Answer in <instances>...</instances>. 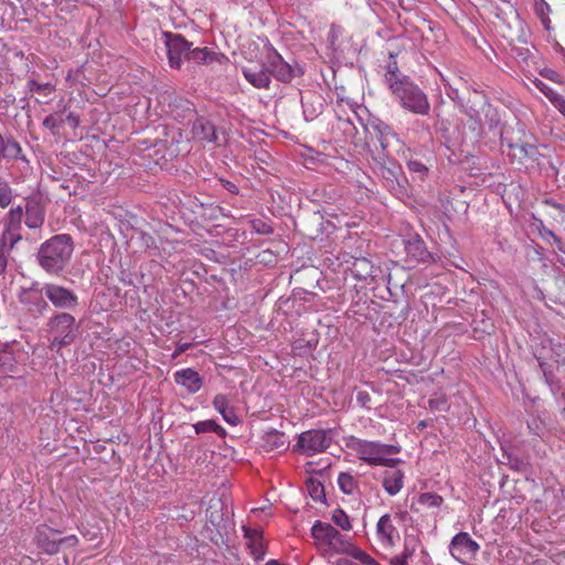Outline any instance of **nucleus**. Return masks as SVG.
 Returning a JSON list of instances; mask_svg holds the SVG:
<instances>
[{
    "mask_svg": "<svg viewBox=\"0 0 565 565\" xmlns=\"http://www.w3.org/2000/svg\"><path fill=\"white\" fill-rule=\"evenodd\" d=\"M74 248V241L70 234H56L44 241L34 256L44 273L60 276L68 267Z\"/></svg>",
    "mask_w": 565,
    "mask_h": 565,
    "instance_id": "1",
    "label": "nucleus"
},
{
    "mask_svg": "<svg viewBox=\"0 0 565 565\" xmlns=\"http://www.w3.org/2000/svg\"><path fill=\"white\" fill-rule=\"evenodd\" d=\"M374 173L382 179L383 185L395 196L408 195V182L401 164L388 153H374L369 149Z\"/></svg>",
    "mask_w": 565,
    "mask_h": 565,
    "instance_id": "2",
    "label": "nucleus"
},
{
    "mask_svg": "<svg viewBox=\"0 0 565 565\" xmlns=\"http://www.w3.org/2000/svg\"><path fill=\"white\" fill-rule=\"evenodd\" d=\"M347 446L356 451L359 459L370 466L395 468L402 462L399 458H388V456L396 455L401 451L399 446L363 440L356 437H351Z\"/></svg>",
    "mask_w": 565,
    "mask_h": 565,
    "instance_id": "3",
    "label": "nucleus"
},
{
    "mask_svg": "<svg viewBox=\"0 0 565 565\" xmlns=\"http://www.w3.org/2000/svg\"><path fill=\"white\" fill-rule=\"evenodd\" d=\"M47 332L52 335L49 348L60 351L63 347L72 344L77 335L79 326L73 315L67 311L55 312L46 323Z\"/></svg>",
    "mask_w": 565,
    "mask_h": 565,
    "instance_id": "4",
    "label": "nucleus"
},
{
    "mask_svg": "<svg viewBox=\"0 0 565 565\" xmlns=\"http://www.w3.org/2000/svg\"><path fill=\"white\" fill-rule=\"evenodd\" d=\"M391 92L401 106L408 111L422 116L429 113L430 104L427 95L407 76H404V82L395 83Z\"/></svg>",
    "mask_w": 565,
    "mask_h": 565,
    "instance_id": "5",
    "label": "nucleus"
},
{
    "mask_svg": "<svg viewBox=\"0 0 565 565\" xmlns=\"http://www.w3.org/2000/svg\"><path fill=\"white\" fill-rule=\"evenodd\" d=\"M18 299L26 312L34 319L42 318L50 311L43 285L39 281H33L30 287H22L18 294Z\"/></svg>",
    "mask_w": 565,
    "mask_h": 565,
    "instance_id": "6",
    "label": "nucleus"
},
{
    "mask_svg": "<svg viewBox=\"0 0 565 565\" xmlns=\"http://www.w3.org/2000/svg\"><path fill=\"white\" fill-rule=\"evenodd\" d=\"M266 65L269 75L285 84L291 83L294 78L305 74L303 67L296 60L285 61L275 50L267 55Z\"/></svg>",
    "mask_w": 565,
    "mask_h": 565,
    "instance_id": "7",
    "label": "nucleus"
},
{
    "mask_svg": "<svg viewBox=\"0 0 565 565\" xmlns=\"http://www.w3.org/2000/svg\"><path fill=\"white\" fill-rule=\"evenodd\" d=\"M169 65L172 68L180 70L184 61H189V52L193 43L188 41L182 34L166 31L162 33Z\"/></svg>",
    "mask_w": 565,
    "mask_h": 565,
    "instance_id": "8",
    "label": "nucleus"
},
{
    "mask_svg": "<svg viewBox=\"0 0 565 565\" xmlns=\"http://www.w3.org/2000/svg\"><path fill=\"white\" fill-rule=\"evenodd\" d=\"M44 296L49 305L58 310H73L79 301L78 296L71 289L54 282L43 284Z\"/></svg>",
    "mask_w": 565,
    "mask_h": 565,
    "instance_id": "9",
    "label": "nucleus"
},
{
    "mask_svg": "<svg viewBox=\"0 0 565 565\" xmlns=\"http://www.w3.org/2000/svg\"><path fill=\"white\" fill-rule=\"evenodd\" d=\"M330 445L331 437H329L328 431L323 429H311L298 436L295 449L307 456H312L317 452H323Z\"/></svg>",
    "mask_w": 565,
    "mask_h": 565,
    "instance_id": "10",
    "label": "nucleus"
},
{
    "mask_svg": "<svg viewBox=\"0 0 565 565\" xmlns=\"http://www.w3.org/2000/svg\"><path fill=\"white\" fill-rule=\"evenodd\" d=\"M488 103L489 99L484 94L473 90L469 94L466 104L462 106L465 115L471 121L469 125L470 129L479 135L482 134V113Z\"/></svg>",
    "mask_w": 565,
    "mask_h": 565,
    "instance_id": "11",
    "label": "nucleus"
},
{
    "mask_svg": "<svg viewBox=\"0 0 565 565\" xmlns=\"http://www.w3.org/2000/svg\"><path fill=\"white\" fill-rule=\"evenodd\" d=\"M24 210L21 205L12 207L3 217V231L0 239L8 242L9 247H14L22 239L21 228Z\"/></svg>",
    "mask_w": 565,
    "mask_h": 565,
    "instance_id": "12",
    "label": "nucleus"
},
{
    "mask_svg": "<svg viewBox=\"0 0 565 565\" xmlns=\"http://www.w3.org/2000/svg\"><path fill=\"white\" fill-rule=\"evenodd\" d=\"M479 548V544L467 532L456 534L449 545L450 554L462 564L475 559Z\"/></svg>",
    "mask_w": 565,
    "mask_h": 565,
    "instance_id": "13",
    "label": "nucleus"
},
{
    "mask_svg": "<svg viewBox=\"0 0 565 565\" xmlns=\"http://www.w3.org/2000/svg\"><path fill=\"white\" fill-rule=\"evenodd\" d=\"M403 244L407 257L415 263L429 264L434 256L428 252L424 239L417 233H407L403 237Z\"/></svg>",
    "mask_w": 565,
    "mask_h": 565,
    "instance_id": "14",
    "label": "nucleus"
},
{
    "mask_svg": "<svg viewBox=\"0 0 565 565\" xmlns=\"http://www.w3.org/2000/svg\"><path fill=\"white\" fill-rule=\"evenodd\" d=\"M60 534L58 530L41 524L36 527L34 540L39 548L49 555H53L60 551Z\"/></svg>",
    "mask_w": 565,
    "mask_h": 565,
    "instance_id": "15",
    "label": "nucleus"
},
{
    "mask_svg": "<svg viewBox=\"0 0 565 565\" xmlns=\"http://www.w3.org/2000/svg\"><path fill=\"white\" fill-rule=\"evenodd\" d=\"M189 61L198 65L227 64L228 57L222 52L211 51L207 47H193L189 52Z\"/></svg>",
    "mask_w": 565,
    "mask_h": 565,
    "instance_id": "16",
    "label": "nucleus"
},
{
    "mask_svg": "<svg viewBox=\"0 0 565 565\" xmlns=\"http://www.w3.org/2000/svg\"><path fill=\"white\" fill-rule=\"evenodd\" d=\"M21 160L28 162L22 153L20 143L12 135L2 136L0 134V159Z\"/></svg>",
    "mask_w": 565,
    "mask_h": 565,
    "instance_id": "17",
    "label": "nucleus"
},
{
    "mask_svg": "<svg viewBox=\"0 0 565 565\" xmlns=\"http://www.w3.org/2000/svg\"><path fill=\"white\" fill-rule=\"evenodd\" d=\"M192 134L195 139L205 142L217 140L216 127L205 117H198L192 125Z\"/></svg>",
    "mask_w": 565,
    "mask_h": 565,
    "instance_id": "18",
    "label": "nucleus"
},
{
    "mask_svg": "<svg viewBox=\"0 0 565 565\" xmlns=\"http://www.w3.org/2000/svg\"><path fill=\"white\" fill-rule=\"evenodd\" d=\"M174 381L177 384L184 386L191 394L199 392L202 386V377L191 367L177 371Z\"/></svg>",
    "mask_w": 565,
    "mask_h": 565,
    "instance_id": "19",
    "label": "nucleus"
},
{
    "mask_svg": "<svg viewBox=\"0 0 565 565\" xmlns=\"http://www.w3.org/2000/svg\"><path fill=\"white\" fill-rule=\"evenodd\" d=\"M376 534L383 544L387 546H393L395 544V537H398V532L388 513L383 514L379 519L376 524Z\"/></svg>",
    "mask_w": 565,
    "mask_h": 565,
    "instance_id": "20",
    "label": "nucleus"
},
{
    "mask_svg": "<svg viewBox=\"0 0 565 565\" xmlns=\"http://www.w3.org/2000/svg\"><path fill=\"white\" fill-rule=\"evenodd\" d=\"M25 212V225L29 228H40L44 223L45 210L38 201H29L23 209Z\"/></svg>",
    "mask_w": 565,
    "mask_h": 565,
    "instance_id": "21",
    "label": "nucleus"
},
{
    "mask_svg": "<svg viewBox=\"0 0 565 565\" xmlns=\"http://www.w3.org/2000/svg\"><path fill=\"white\" fill-rule=\"evenodd\" d=\"M242 73L246 81L250 83L256 88H265L269 89L271 84V78L269 75V71H267V65L262 67L260 70H253L249 67H243Z\"/></svg>",
    "mask_w": 565,
    "mask_h": 565,
    "instance_id": "22",
    "label": "nucleus"
},
{
    "mask_svg": "<svg viewBox=\"0 0 565 565\" xmlns=\"http://www.w3.org/2000/svg\"><path fill=\"white\" fill-rule=\"evenodd\" d=\"M499 462L508 466L511 470L516 472H526L530 466L525 457L514 455L513 451L508 449L504 445H501V457Z\"/></svg>",
    "mask_w": 565,
    "mask_h": 565,
    "instance_id": "23",
    "label": "nucleus"
},
{
    "mask_svg": "<svg viewBox=\"0 0 565 565\" xmlns=\"http://www.w3.org/2000/svg\"><path fill=\"white\" fill-rule=\"evenodd\" d=\"M214 408L222 415L223 419L231 426H237L239 418L234 407L228 405V398L224 394H216L212 402Z\"/></svg>",
    "mask_w": 565,
    "mask_h": 565,
    "instance_id": "24",
    "label": "nucleus"
},
{
    "mask_svg": "<svg viewBox=\"0 0 565 565\" xmlns=\"http://www.w3.org/2000/svg\"><path fill=\"white\" fill-rule=\"evenodd\" d=\"M352 258L351 271L358 280H366L373 276L374 267L369 258L358 253L352 255Z\"/></svg>",
    "mask_w": 565,
    "mask_h": 565,
    "instance_id": "25",
    "label": "nucleus"
},
{
    "mask_svg": "<svg viewBox=\"0 0 565 565\" xmlns=\"http://www.w3.org/2000/svg\"><path fill=\"white\" fill-rule=\"evenodd\" d=\"M382 483L390 495H395L404 486V472L402 470H386L383 473Z\"/></svg>",
    "mask_w": 565,
    "mask_h": 565,
    "instance_id": "26",
    "label": "nucleus"
},
{
    "mask_svg": "<svg viewBox=\"0 0 565 565\" xmlns=\"http://www.w3.org/2000/svg\"><path fill=\"white\" fill-rule=\"evenodd\" d=\"M206 520L210 524L220 531L225 522L224 502L222 499H211L209 508L206 509Z\"/></svg>",
    "mask_w": 565,
    "mask_h": 565,
    "instance_id": "27",
    "label": "nucleus"
},
{
    "mask_svg": "<svg viewBox=\"0 0 565 565\" xmlns=\"http://www.w3.org/2000/svg\"><path fill=\"white\" fill-rule=\"evenodd\" d=\"M286 444L285 434L277 429H271L262 437V448L267 452L286 449Z\"/></svg>",
    "mask_w": 565,
    "mask_h": 565,
    "instance_id": "28",
    "label": "nucleus"
},
{
    "mask_svg": "<svg viewBox=\"0 0 565 565\" xmlns=\"http://www.w3.org/2000/svg\"><path fill=\"white\" fill-rule=\"evenodd\" d=\"M244 537L247 540V546L250 548L252 554L256 559H260L264 554V547L262 542V533L257 529L243 526Z\"/></svg>",
    "mask_w": 565,
    "mask_h": 565,
    "instance_id": "29",
    "label": "nucleus"
},
{
    "mask_svg": "<svg viewBox=\"0 0 565 565\" xmlns=\"http://www.w3.org/2000/svg\"><path fill=\"white\" fill-rule=\"evenodd\" d=\"M334 533H337L335 527L319 520L316 521L311 527V535L319 544L329 545L333 539L332 536L335 535Z\"/></svg>",
    "mask_w": 565,
    "mask_h": 565,
    "instance_id": "30",
    "label": "nucleus"
},
{
    "mask_svg": "<svg viewBox=\"0 0 565 565\" xmlns=\"http://www.w3.org/2000/svg\"><path fill=\"white\" fill-rule=\"evenodd\" d=\"M323 216L319 212H315L302 221L305 235L315 239L322 235Z\"/></svg>",
    "mask_w": 565,
    "mask_h": 565,
    "instance_id": "31",
    "label": "nucleus"
},
{
    "mask_svg": "<svg viewBox=\"0 0 565 565\" xmlns=\"http://www.w3.org/2000/svg\"><path fill=\"white\" fill-rule=\"evenodd\" d=\"M372 128L375 132V138L381 148L380 151H374V150H372V151L374 153H388L387 152V148H388L387 137L390 135H392L391 127L383 121H377V122L372 124Z\"/></svg>",
    "mask_w": 565,
    "mask_h": 565,
    "instance_id": "32",
    "label": "nucleus"
},
{
    "mask_svg": "<svg viewBox=\"0 0 565 565\" xmlns=\"http://www.w3.org/2000/svg\"><path fill=\"white\" fill-rule=\"evenodd\" d=\"M306 487L309 495L313 501L328 504L324 486L321 481L310 477L306 481Z\"/></svg>",
    "mask_w": 565,
    "mask_h": 565,
    "instance_id": "33",
    "label": "nucleus"
},
{
    "mask_svg": "<svg viewBox=\"0 0 565 565\" xmlns=\"http://www.w3.org/2000/svg\"><path fill=\"white\" fill-rule=\"evenodd\" d=\"M526 426L531 435L536 436L542 440H544L545 435L550 430L545 419L542 418L541 415H532L526 422Z\"/></svg>",
    "mask_w": 565,
    "mask_h": 565,
    "instance_id": "34",
    "label": "nucleus"
},
{
    "mask_svg": "<svg viewBox=\"0 0 565 565\" xmlns=\"http://www.w3.org/2000/svg\"><path fill=\"white\" fill-rule=\"evenodd\" d=\"M500 124L501 118L498 109L488 103L484 111L482 113V130L487 126L489 130L494 131L499 128Z\"/></svg>",
    "mask_w": 565,
    "mask_h": 565,
    "instance_id": "35",
    "label": "nucleus"
},
{
    "mask_svg": "<svg viewBox=\"0 0 565 565\" xmlns=\"http://www.w3.org/2000/svg\"><path fill=\"white\" fill-rule=\"evenodd\" d=\"M386 68L385 83L388 85L390 89H392L393 85L395 86V83L404 82L405 75L399 74L395 54L392 52H390V62Z\"/></svg>",
    "mask_w": 565,
    "mask_h": 565,
    "instance_id": "36",
    "label": "nucleus"
},
{
    "mask_svg": "<svg viewBox=\"0 0 565 565\" xmlns=\"http://www.w3.org/2000/svg\"><path fill=\"white\" fill-rule=\"evenodd\" d=\"M193 427L196 434L214 433L222 438L226 436V430L214 419L198 422Z\"/></svg>",
    "mask_w": 565,
    "mask_h": 565,
    "instance_id": "37",
    "label": "nucleus"
},
{
    "mask_svg": "<svg viewBox=\"0 0 565 565\" xmlns=\"http://www.w3.org/2000/svg\"><path fill=\"white\" fill-rule=\"evenodd\" d=\"M540 156V151L537 147L529 141H520V148L518 151L513 152V157L518 158L520 161L523 159L536 160Z\"/></svg>",
    "mask_w": 565,
    "mask_h": 565,
    "instance_id": "38",
    "label": "nucleus"
},
{
    "mask_svg": "<svg viewBox=\"0 0 565 565\" xmlns=\"http://www.w3.org/2000/svg\"><path fill=\"white\" fill-rule=\"evenodd\" d=\"M533 9L536 17L541 20L544 29L550 30L552 23L548 17L551 12L550 4L545 0H535Z\"/></svg>",
    "mask_w": 565,
    "mask_h": 565,
    "instance_id": "39",
    "label": "nucleus"
},
{
    "mask_svg": "<svg viewBox=\"0 0 565 565\" xmlns=\"http://www.w3.org/2000/svg\"><path fill=\"white\" fill-rule=\"evenodd\" d=\"M417 503L427 509H439L444 503V498L436 492H424L418 495Z\"/></svg>",
    "mask_w": 565,
    "mask_h": 565,
    "instance_id": "40",
    "label": "nucleus"
},
{
    "mask_svg": "<svg viewBox=\"0 0 565 565\" xmlns=\"http://www.w3.org/2000/svg\"><path fill=\"white\" fill-rule=\"evenodd\" d=\"M407 168L414 178L419 181H425L429 174V168L418 159H409Z\"/></svg>",
    "mask_w": 565,
    "mask_h": 565,
    "instance_id": "41",
    "label": "nucleus"
},
{
    "mask_svg": "<svg viewBox=\"0 0 565 565\" xmlns=\"http://www.w3.org/2000/svg\"><path fill=\"white\" fill-rule=\"evenodd\" d=\"M541 203L554 210L551 216L555 221L565 223V204L557 202L554 198H544Z\"/></svg>",
    "mask_w": 565,
    "mask_h": 565,
    "instance_id": "42",
    "label": "nucleus"
},
{
    "mask_svg": "<svg viewBox=\"0 0 565 565\" xmlns=\"http://www.w3.org/2000/svg\"><path fill=\"white\" fill-rule=\"evenodd\" d=\"M334 534L328 547L338 554H344L350 547L351 540L347 535L341 534L338 530Z\"/></svg>",
    "mask_w": 565,
    "mask_h": 565,
    "instance_id": "43",
    "label": "nucleus"
},
{
    "mask_svg": "<svg viewBox=\"0 0 565 565\" xmlns=\"http://www.w3.org/2000/svg\"><path fill=\"white\" fill-rule=\"evenodd\" d=\"M338 486L344 494H352L358 483L351 473L340 472L338 476Z\"/></svg>",
    "mask_w": 565,
    "mask_h": 565,
    "instance_id": "44",
    "label": "nucleus"
},
{
    "mask_svg": "<svg viewBox=\"0 0 565 565\" xmlns=\"http://www.w3.org/2000/svg\"><path fill=\"white\" fill-rule=\"evenodd\" d=\"M26 86L30 92H36L43 96H49L55 89V86L52 83L47 82L40 84L34 78H30Z\"/></svg>",
    "mask_w": 565,
    "mask_h": 565,
    "instance_id": "45",
    "label": "nucleus"
},
{
    "mask_svg": "<svg viewBox=\"0 0 565 565\" xmlns=\"http://www.w3.org/2000/svg\"><path fill=\"white\" fill-rule=\"evenodd\" d=\"M0 367L3 372H14L17 369V361L12 353L1 351L0 353Z\"/></svg>",
    "mask_w": 565,
    "mask_h": 565,
    "instance_id": "46",
    "label": "nucleus"
},
{
    "mask_svg": "<svg viewBox=\"0 0 565 565\" xmlns=\"http://www.w3.org/2000/svg\"><path fill=\"white\" fill-rule=\"evenodd\" d=\"M332 521L344 531H349L351 529L350 519L341 508L333 511Z\"/></svg>",
    "mask_w": 565,
    "mask_h": 565,
    "instance_id": "47",
    "label": "nucleus"
},
{
    "mask_svg": "<svg viewBox=\"0 0 565 565\" xmlns=\"http://www.w3.org/2000/svg\"><path fill=\"white\" fill-rule=\"evenodd\" d=\"M341 35H342V28L340 25H337L333 23L330 26L328 38H327L328 45L332 51L338 50V40Z\"/></svg>",
    "mask_w": 565,
    "mask_h": 565,
    "instance_id": "48",
    "label": "nucleus"
},
{
    "mask_svg": "<svg viewBox=\"0 0 565 565\" xmlns=\"http://www.w3.org/2000/svg\"><path fill=\"white\" fill-rule=\"evenodd\" d=\"M250 228L255 233L260 234V235H269L274 232L271 225H269L268 223H266L265 221H263L260 218L250 221Z\"/></svg>",
    "mask_w": 565,
    "mask_h": 565,
    "instance_id": "49",
    "label": "nucleus"
},
{
    "mask_svg": "<svg viewBox=\"0 0 565 565\" xmlns=\"http://www.w3.org/2000/svg\"><path fill=\"white\" fill-rule=\"evenodd\" d=\"M13 247H9L8 242L0 239V275L4 274L8 266V255Z\"/></svg>",
    "mask_w": 565,
    "mask_h": 565,
    "instance_id": "50",
    "label": "nucleus"
},
{
    "mask_svg": "<svg viewBox=\"0 0 565 565\" xmlns=\"http://www.w3.org/2000/svg\"><path fill=\"white\" fill-rule=\"evenodd\" d=\"M12 189L7 183H0V206L8 207L12 201Z\"/></svg>",
    "mask_w": 565,
    "mask_h": 565,
    "instance_id": "51",
    "label": "nucleus"
},
{
    "mask_svg": "<svg viewBox=\"0 0 565 565\" xmlns=\"http://www.w3.org/2000/svg\"><path fill=\"white\" fill-rule=\"evenodd\" d=\"M537 361H539V366L543 373L545 383L553 384L555 386L556 384L554 383V379H556V376L552 371V366L547 362L541 360L540 358L537 359Z\"/></svg>",
    "mask_w": 565,
    "mask_h": 565,
    "instance_id": "52",
    "label": "nucleus"
},
{
    "mask_svg": "<svg viewBox=\"0 0 565 565\" xmlns=\"http://www.w3.org/2000/svg\"><path fill=\"white\" fill-rule=\"evenodd\" d=\"M413 556V550L405 547L399 555L391 558L390 565H408V558Z\"/></svg>",
    "mask_w": 565,
    "mask_h": 565,
    "instance_id": "53",
    "label": "nucleus"
},
{
    "mask_svg": "<svg viewBox=\"0 0 565 565\" xmlns=\"http://www.w3.org/2000/svg\"><path fill=\"white\" fill-rule=\"evenodd\" d=\"M534 85L535 87L542 92L548 99L551 103H553L554 100V97H557L559 94L556 93L555 90H553L547 84H545L543 81L541 79H535L534 82Z\"/></svg>",
    "mask_w": 565,
    "mask_h": 565,
    "instance_id": "54",
    "label": "nucleus"
},
{
    "mask_svg": "<svg viewBox=\"0 0 565 565\" xmlns=\"http://www.w3.org/2000/svg\"><path fill=\"white\" fill-rule=\"evenodd\" d=\"M429 408L434 411L446 409L447 399L444 395H435L428 401Z\"/></svg>",
    "mask_w": 565,
    "mask_h": 565,
    "instance_id": "55",
    "label": "nucleus"
},
{
    "mask_svg": "<svg viewBox=\"0 0 565 565\" xmlns=\"http://www.w3.org/2000/svg\"><path fill=\"white\" fill-rule=\"evenodd\" d=\"M62 120L57 121V119L53 115H49L44 118L42 125L43 127L50 129L52 134L55 136L58 134V128L62 125Z\"/></svg>",
    "mask_w": 565,
    "mask_h": 565,
    "instance_id": "56",
    "label": "nucleus"
},
{
    "mask_svg": "<svg viewBox=\"0 0 565 565\" xmlns=\"http://www.w3.org/2000/svg\"><path fill=\"white\" fill-rule=\"evenodd\" d=\"M500 135L502 145H507V147L513 152L518 151V149L520 148V141H523L521 138L515 140L512 137H509L508 132L503 131H501Z\"/></svg>",
    "mask_w": 565,
    "mask_h": 565,
    "instance_id": "57",
    "label": "nucleus"
},
{
    "mask_svg": "<svg viewBox=\"0 0 565 565\" xmlns=\"http://www.w3.org/2000/svg\"><path fill=\"white\" fill-rule=\"evenodd\" d=\"M344 554L352 556L354 559L363 563L365 561L367 553L360 547L355 546L352 542L350 543V547Z\"/></svg>",
    "mask_w": 565,
    "mask_h": 565,
    "instance_id": "58",
    "label": "nucleus"
},
{
    "mask_svg": "<svg viewBox=\"0 0 565 565\" xmlns=\"http://www.w3.org/2000/svg\"><path fill=\"white\" fill-rule=\"evenodd\" d=\"M554 383L556 384L555 386L553 384H547L550 386L552 394L554 395L557 402L563 401L565 403V392L562 391V385L557 377L554 379Z\"/></svg>",
    "mask_w": 565,
    "mask_h": 565,
    "instance_id": "59",
    "label": "nucleus"
},
{
    "mask_svg": "<svg viewBox=\"0 0 565 565\" xmlns=\"http://www.w3.org/2000/svg\"><path fill=\"white\" fill-rule=\"evenodd\" d=\"M356 403L364 408H371V395L367 391H358L356 392Z\"/></svg>",
    "mask_w": 565,
    "mask_h": 565,
    "instance_id": "60",
    "label": "nucleus"
},
{
    "mask_svg": "<svg viewBox=\"0 0 565 565\" xmlns=\"http://www.w3.org/2000/svg\"><path fill=\"white\" fill-rule=\"evenodd\" d=\"M60 547L61 546H68V547H73V546H76L78 544V539L76 535H68V536H64V537H61L60 536Z\"/></svg>",
    "mask_w": 565,
    "mask_h": 565,
    "instance_id": "61",
    "label": "nucleus"
},
{
    "mask_svg": "<svg viewBox=\"0 0 565 565\" xmlns=\"http://www.w3.org/2000/svg\"><path fill=\"white\" fill-rule=\"evenodd\" d=\"M220 182L222 184V186L228 191L230 193L232 194H238L239 190H238V186L231 182L230 180H226V179H220Z\"/></svg>",
    "mask_w": 565,
    "mask_h": 565,
    "instance_id": "62",
    "label": "nucleus"
},
{
    "mask_svg": "<svg viewBox=\"0 0 565 565\" xmlns=\"http://www.w3.org/2000/svg\"><path fill=\"white\" fill-rule=\"evenodd\" d=\"M190 348H192V343H190V342H179L177 344V348H175L173 354H172V358L179 356L180 354L184 353Z\"/></svg>",
    "mask_w": 565,
    "mask_h": 565,
    "instance_id": "63",
    "label": "nucleus"
},
{
    "mask_svg": "<svg viewBox=\"0 0 565 565\" xmlns=\"http://www.w3.org/2000/svg\"><path fill=\"white\" fill-rule=\"evenodd\" d=\"M565 117V98L562 95H558L557 97H554V100L552 103Z\"/></svg>",
    "mask_w": 565,
    "mask_h": 565,
    "instance_id": "64",
    "label": "nucleus"
}]
</instances>
